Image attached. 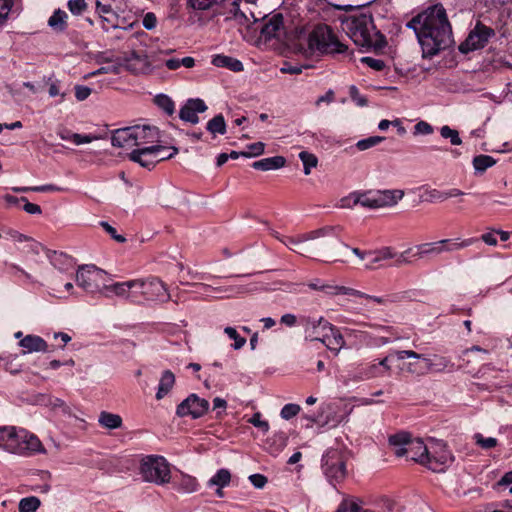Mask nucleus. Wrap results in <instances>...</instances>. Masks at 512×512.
<instances>
[{"label": "nucleus", "mask_w": 512, "mask_h": 512, "mask_svg": "<svg viewBox=\"0 0 512 512\" xmlns=\"http://www.w3.org/2000/svg\"><path fill=\"white\" fill-rule=\"evenodd\" d=\"M429 454L427 468L434 472H443L453 461L451 451L442 441L431 440L429 442Z\"/></svg>", "instance_id": "f8f14e48"}, {"label": "nucleus", "mask_w": 512, "mask_h": 512, "mask_svg": "<svg viewBox=\"0 0 512 512\" xmlns=\"http://www.w3.org/2000/svg\"><path fill=\"white\" fill-rule=\"evenodd\" d=\"M229 18L235 19L240 24L247 22L249 20L248 15L244 10L240 7V2L233 1L229 8Z\"/></svg>", "instance_id": "de8ad7c7"}, {"label": "nucleus", "mask_w": 512, "mask_h": 512, "mask_svg": "<svg viewBox=\"0 0 512 512\" xmlns=\"http://www.w3.org/2000/svg\"><path fill=\"white\" fill-rule=\"evenodd\" d=\"M96 11L102 19V28L108 31L110 28L117 29L120 27V17L118 13L112 8L111 3H106L104 0H95Z\"/></svg>", "instance_id": "412c9836"}, {"label": "nucleus", "mask_w": 512, "mask_h": 512, "mask_svg": "<svg viewBox=\"0 0 512 512\" xmlns=\"http://www.w3.org/2000/svg\"><path fill=\"white\" fill-rule=\"evenodd\" d=\"M9 268L11 270V274L15 277L23 278L25 281L29 283H35V279L32 277V275L28 272H26L23 268H21L17 264H10Z\"/></svg>", "instance_id": "4d7b16f0"}, {"label": "nucleus", "mask_w": 512, "mask_h": 512, "mask_svg": "<svg viewBox=\"0 0 512 512\" xmlns=\"http://www.w3.org/2000/svg\"><path fill=\"white\" fill-rule=\"evenodd\" d=\"M138 302H159L165 303L170 300V294L166 285L157 277L136 279Z\"/></svg>", "instance_id": "1a4fd4ad"}, {"label": "nucleus", "mask_w": 512, "mask_h": 512, "mask_svg": "<svg viewBox=\"0 0 512 512\" xmlns=\"http://www.w3.org/2000/svg\"><path fill=\"white\" fill-rule=\"evenodd\" d=\"M442 246H443L442 242H440V240H439L436 242L424 243V244L417 245L415 247L416 251L414 253H413L414 248H409L399 255V257L397 259V263L399 265L410 263V260L408 259L409 256L420 259V258H423L424 256L431 255V254L439 255L442 253Z\"/></svg>", "instance_id": "a211bd4d"}, {"label": "nucleus", "mask_w": 512, "mask_h": 512, "mask_svg": "<svg viewBox=\"0 0 512 512\" xmlns=\"http://www.w3.org/2000/svg\"><path fill=\"white\" fill-rule=\"evenodd\" d=\"M373 510L374 512H402L401 506L389 498H381Z\"/></svg>", "instance_id": "a19ab883"}, {"label": "nucleus", "mask_w": 512, "mask_h": 512, "mask_svg": "<svg viewBox=\"0 0 512 512\" xmlns=\"http://www.w3.org/2000/svg\"><path fill=\"white\" fill-rule=\"evenodd\" d=\"M136 285V279L123 282H113L108 279L107 284L104 286L103 297L112 298L115 296L137 304L138 295Z\"/></svg>", "instance_id": "4468645a"}, {"label": "nucleus", "mask_w": 512, "mask_h": 512, "mask_svg": "<svg viewBox=\"0 0 512 512\" xmlns=\"http://www.w3.org/2000/svg\"><path fill=\"white\" fill-rule=\"evenodd\" d=\"M164 149L165 148L160 145H143L140 148L133 150L129 154V158L131 161L138 163L140 166L147 169H151L158 162L170 158L172 156L171 154L168 156L161 155V152Z\"/></svg>", "instance_id": "ddd939ff"}, {"label": "nucleus", "mask_w": 512, "mask_h": 512, "mask_svg": "<svg viewBox=\"0 0 512 512\" xmlns=\"http://www.w3.org/2000/svg\"><path fill=\"white\" fill-rule=\"evenodd\" d=\"M71 138H72V142L75 145L88 144V143H91L94 140L98 139V137L95 135H91V134L85 135V134H78V133H75L74 136H71Z\"/></svg>", "instance_id": "69168bd1"}, {"label": "nucleus", "mask_w": 512, "mask_h": 512, "mask_svg": "<svg viewBox=\"0 0 512 512\" xmlns=\"http://www.w3.org/2000/svg\"><path fill=\"white\" fill-rule=\"evenodd\" d=\"M158 138V132L155 127L150 126H131L116 129L112 133L111 144L114 147L126 150L134 147L152 144Z\"/></svg>", "instance_id": "20e7f679"}, {"label": "nucleus", "mask_w": 512, "mask_h": 512, "mask_svg": "<svg viewBox=\"0 0 512 512\" xmlns=\"http://www.w3.org/2000/svg\"><path fill=\"white\" fill-rule=\"evenodd\" d=\"M329 323L323 317L315 318L310 316H303L300 318V324L305 331V338L310 341H319L324 330V324Z\"/></svg>", "instance_id": "4be33fe9"}, {"label": "nucleus", "mask_w": 512, "mask_h": 512, "mask_svg": "<svg viewBox=\"0 0 512 512\" xmlns=\"http://www.w3.org/2000/svg\"><path fill=\"white\" fill-rule=\"evenodd\" d=\"M321 468L330 483H339L346 476V464L342 452L328 449L322 457Z\"/></svg>", "instance_id": "9b49d317"}, {"label": "nucleus", "mask_w": 512, "mask_h": 512, "mask_svg": "<svg viewBox=\"0 0 512 512\" xmlns=\"http://www.w3.org/2000/svg\"><path fill=\"white\" fill-rule=\"evenodd\" d=\"M217 0H187V7L194 11H207L211 9Z\"/></svg>", "instance_id": "8fccbe9b"}, {"label": "nucleus", "mask_w": 512, "mask_h": 512, "mask_svg": "<svg viewBox=\"0 0 512 512\" xmlns=\"http://www.w3.org/2000/svg\"><path fill=\"white\" fill-rule=\"evenodd\" d=\"M347 46L340 42L327 25H317L307 37L306 53L335 54L344 53Z\"/></svg>", "instance_id": "39448f33"}, {"label": "nucleus", "mask_w": 512, "mask_h": 512, "mask_svg": "<svg viewBox=\"0 0 512 512\" xmlns=\"http://www.w3.org/2000/svg\"><path fill=\"white\" fill-rule=\"evenodd\" d=\"M68 15L64 10L57 9L48 19V26L55 32H64L67 28Z\"/></svg>", "instance_id": "473e14b6"}, {"label": "nucleus", "mask_w": 512, "mask_h": 512, "mask_svg": "<svg viewBox=\"0 0 512 512\" xmlns=\"http://www.w3.org/2000/svg\"><path fill=\"white\" fill-rule=\"evenodd\" d=\"M384 139L382 136H371L357 141L355 146L359 151H365L380 144Z\"/></svg>", "instance_id": "3c124183"}, {"label": "nucleus", "mask_w": 512, "mask_h": 512, "mask_svg": "<svg viewBox=\"0 0 512 512\" xmlns=\"http://www.w3.org/2000/svg\"><path fill=\"white\" fill-rule=\"evenodd\" d=\"M388 441H389V445L391 447H393L394 453L397 456L398 450H400V449L406 450L407 449L408 443L411 442V438H410L409 434H407L405 432H400V433L391 435L389 437Z\"/></svg>", "instance_id": "c9c22d12"}, {"label": "nucleus", "mask_w": 512, "mask_h": 512, "mask_svg": "<svg viewBox=\"0 0 512 512\" xmlns=\"http://www.w3.org/2000/svg\"><path fill=\"white\" fill-rule=\"evenodd\" d=\"M342 30L358 46L382 49L386 46L383 34L374 25L373 17L366 13H355L341 20Z\"/></svg>", "instance_id": "f03ea898"}, {"label": "nucleus", "mask_w": 512, "mask_h": 512, "mask_svg": "<svg viewBox=\"0 0 512 512\" xmlns=\"http://www.w3.org/2000/svg\"><path fill=\"white\" fill-rule=\"evenodd\" d=\"M360 61L375 71H382L386 66L383 60L368 56L362 57Z\"/></svg>", "instance_id": "680f3d73"}, {"label": "nucleus", "mask_w": 512, "mask_h": 512, "mask_svg": "<svg viewBox=\"0 0 512 512\" xmlns=\"http://www.w3.org/2000/svg\"><path fill=\"white\" fill-rule=\"evenodd\" d=\"M198 480L189 474L181 472L173 481V488L182 494H191L199 489Z\"/></svg>", "instance_id": "a878e982"}, {"label": "nucleus", "mask_w": 512, "mask_h": 512, "mask_svg": "<svg viewBox=\"0 0 512 512\" xmlns=\"http://www.w3.org/2000/svg\"><path fill=\"white\" fill-rule=\"evenodd\" d=\"M395 256L396 254L390 247H383L377 251H368L364 267L368 270L378 269L382 266V261L392 259Z\"/></svg>", "instance_id": "393cba45"}, {"label": "nucleus", "mask_w": 512, "mask_h": 512, "mask_svg": "<svg viewBox=\"0 0 512 512\" xmlns=\"http://www.w3.org/2000/svg\"><path fill=\"white\" fill-rule=\"evenodd\" d=\"M361 375L367 379L384 377L379 362H371L361 369Z\"/></svg>", "instance_id": "49530a36"}, {"label": "nucleus", "mask_w": 512, "mask_h": 512, "mask_svg": "<svg viewBox=\"0 0 512 512\" xmlns=\"http://www.w3.org/2000/svg\"><path fill=\"white\" fill-rule=\"evenodd\" d=\"M479 241V238L477 237H471V238H454V239H443L440 240L442 242V253L444 252H455L462 249H465Z\"/></svg>", "instance_id": "cd10ccee"}, {"label": "nucleus", "mask_w": 512, "mask_h": 512, "mask_svg": "<svg viewBox=\"0 0 512 512\" xmlns=\"http://www.w3.org/2000/svg\"><path fill=\"white\" fill-rule=\"evenodd\" d=\"M300 412V406L298 404L289 403L283 406L280 415L283 419L289 420L295 417Z\"/></svg>", "instance_id": "bf43d9fd"}, {"label": "nucleus", "mask_w": 512, "mask_h": 512, "mask_svg": "<svg viewBox=\"0 0 512 512\" xmlns=\"http://www.w3.org/2000/svg\"><path fill=\"white\" fill-rule=\"evenodd\" d=\"M429 454V444H425L423 440L411 439V442L408 443L406 450H398L397 457L407 456L411 460L420 463L427 467V463H429L428 459Z\"/></svg>", "instance_id": "f3484780"}, {"label": "nucleus", "mask_w": 512, "mask_h": 512, "mask_svg": "<svg viewBox=\"0 0 512 512\" xmlns=\"http://www.w3.org/2000/svg\"><path fill=\"white\" fill-rule=\"evenodd\" d=\"M224 332H225V334H227V336L230 339L234 340V343H233L232 347L235 350H239V349H241L245 345L246 339L244 337L240 336L235 328H233V327H226L224 329Z\"/></svg>", "instance_id": "864d4df0"}, {"label": "nucleus", "mask_w": 512, "mask_h": 512, "mask_svg": "<svg viewBox=\"0 0 512 512\" xmlns=\"http://www.w3.org/2000/svg\"><path fill=\"white\" fill-rule=\"evenodd\" d=\"M0 449L22 457H31L47 452L37 435L17 426L0 427Z\"/></svg>", "instance_id": "7ed1b4c3"}, {"label": "nucleus", "mask_w": 512, "mask_h": 512, "mask_svg": "<svg viewBox=\"0 0 512 512\" xmlns=\"http://www.w3.org/2000/svg\"><path fill=\"white\" fill-rule=\"evenodd\" d=\"M231 481V474L229 470L227 469H220L218 470L215 475H213L210 480L208 481L209 487H220L224 488L230 484Z\"/></svg>", "instance_id": "4c0bfd02"}, {"label": "nucleus", "mask_w": 512, "mask_h": 512, "mask_svg": "<svg viewBox=\"0 0 512 512\" xmlns=\"http://www.w3.org/2000/svg\"><path fill=\"white\" fill-rule=\"evenodd\" d=\"M494 35V30L481 23H477L469 33L466 40L460 44L459 50L462 53H468L483 48L488 40Z\"/></svg>", "instance_id": "2eb2a0df"}, {"label": "nucleus", "mask_w": 512, "mask_h": 512, "mask_svg": "<svg viewBox=\"0 0 512 512\" xmlns=\"http://www.w3.org/2000/svg\"><path fill=\"white\" fill-rule=\"evenodd\" d=\"M123 66L134 74H147L152 71L148 56L143 52L132 51L130 56L123 60Z\"/></svg>", "instance_id": "aec40b11"}, {"label": "nucleus", "mask_w": 512, "mask_h": 512, "mask_svg": "<svg viewBox=\"0 0 512 512\" xmlns=\"http://www.w3.org/2000/svg\"><path fill=\"white\" fill-rule=\"evenodd\" d=\"M107 273L95 265H82L78 268L75 281L78 287L88 294L103 296L104 286L108 281Z\"/></svg>", "instance_id": "6e6552de"}, {"label": "nucleus", "mask_w": 512, "mask_h": 512, "mask_svg": "<svg viewBox=\"0 0 512 512\" xmlns=\"http://www.w3.org/2000/svg\"><path fill=\"white\" fill-rule=\"evenodd\" d=\"M393 358H396L395 357V354H394V351L391 352L390 354H388L386 357H384L383 359L379 360V365L381 367V371L383 373L384 376H388L391 374V371H392V368H391V361L393 360Z\"/></svg>", "instance_id": "0e129e2a"}, {"label": "nucleus", "mask_w": 512, "mask_h": 512, "mask_svg": "<svg viewBox=\"0 0 512 512\" xmlns=\"http://www.w3.org/2000/svg\"><path fill=\"white\" fill-rule=\"evenodd\" d=\"M375 194L379 201V207H384L396 205L403 198L404 191L398 189L384 190L377 191Z\"/></svg>", "instance_id": "c756f323"}, {"label": "nucleus", "mask_w": 512, "mask_h": 512, "mask_svg": "<svg viewBox=\"0 0 512 512\" xmlns=\"http://www.w3.org/2000/svg\"><path fill=\"white\" fill-rule=\"evenodd\" d=\"M262 415L260 412H256L253 416L248 420L250 424L261 429L264 433L269 430V423L266 420H262Z\"/></svg>", "instance_id": "e2e57ef3"}, {"label": "nucleus", "mask_w": 512, "mask_h": 512, "mask_svg": "<svg viewBox=\"0 0 512 512\" xmlns=\"http://www.w3.org/2000/svg\"><path fill=\"white\" fill-rule=\"evenodd\" d=\"M426 200L429 202H443L444 191L438 189H427L425 192Z\"/></svg>", "instance_id": "774afa93"}, {"label": "nucleus", "mask_w": 512, "mask_h": 512, "mask_svg": "<svg viewBox=\"0 0 512 512\" xmlns=\"http://www.w3.org/2000/svg\"><path fill=\"white\" fill-rule=\"evenodd\" d=\"M281 243L290 250L303 256L302 246L306 243V234L299 235L297 237L286 236L285 239H281Z\"/></svg>", "instance_id": "58836bf2"}, {"label": "nucleus", "mask_w": 512, "mask_h": 512, "mask_svg": "<svg viewBox=\"0 0 512 512\" xmlns=\"http://www.w3.org/2000/svg\"><path fill=\"white\" fill-rule=\"evenodd\" d=\"M67 6L69 11L74 15H81L87 9L85 0H69Z\"/></svg>", "instance_id": "052dcab7"}, {"label": "nucleus", "mask_w": 512, "mask_h": 512, "mask_svg": "<svg viewBox=\"0 0 512 512\" xmlns=\"http://www.w3.org/2000/svg\"><path fill=\"white\" fill-rule=\"evenodd\" d=\"M265 144L263 142H256L247 145V151H242L241 155L246 158L257 157L264 153Z\"/></svg>", "instance_id": "5fc2aeb1"}, {"label": "nucleus", "mask_w": 512, "mask_h": 512, "mask_svg": "<svg viewBox=\"0 0 512 512\" xmlns=\"http://www.w3.org/2000/svg\"><path fill=\"white\" fill-rule=\"evenodd\" d=\"M41 505V501L36 496L22 498L19 501V512H35Z\"/></svg>", "instance_id": "79ce46f5"}, {"label": "nucleus", "mask_w": 512, "mask_h": 512, "mask_svg": "<svg viewBox=\"0 0 512 512\" xmlns=\"http://www.w3.org/2000/svg\"><path fill=\"white\" fill-rule=\"evenodd\" d=\"M100 225L104 228V230L117 242L123 243L126 241L125 237L118 234L116 229L112 227L108 222L102 221Z\"/></svg>", "instance_id": "338daca9"}, {"label": "nucleus", "mask_w": 512, "mask_h": 512, "mask_svg": "<svg viewBox=\"0 0 512 512\" xmlns=\"http://www.w3.org/2000/svg\"><path fill=\"white\" fill-rule=\"evenodd\" d=\"M394 354H395L396 359L399 361L404 360L405 358H413V359L421 360V362H422V363L409 362L400 368L402 371H405V372H408V373L414 374V375H424V374L434 370L435 363L433 362V360L430 357H427L424 354H419L412 350H397V351H394ZM435 358L439 360V362L436 363V365L443 366V367L446 366L447 361L445 358L437 357V356H435Z\"/></svg>", "instance_id": "9d476101"}, {"label": "nucleus", "mask_w": 512, "mask_h": 512, "mask_svg": "<svg viewBox=\"0 0 512 512\" xmlns=\"http://www.w3.org/2000/svg\"><path fill=\"white\" fill-rule=\"evenodd\" d=\"M19 345L23 348L24 354L33 352H46L48 349V345L43 338L32 334L22 338L19 342Z\"/></svg>", "instance_id": "bb28decb"}, {"label": "nucleus", "mask_w": 512, "mask_h": 512, "mask_svg": "<svg viewBox=\"0 0 512 512\" xmlns=\"http://www.w3.org/2000/svg\"><path fill=\"white\" fill-rule=\"evenodd\" d=\"M174 384V374L170 370L164 371L159 381L158 390L156 392V399H163L171 391Z\"/></svg>", "instance_id": "7c9ffc66"}, {"label": "nucleus", "mask_w": 512, "mask_h": 512, "mask_svg": "<svg viewBox=\"0 0 512 512\" xmlns=\"http://www.w3.org/2000/svg\"><path fill=\"white\" fill-rule=\"evenodd\" d=\"M199 287L203 289L204 292H211L213 295H211L214 298H221L224 297V294L239 292L238 288L235 287H212L210 285L206 284H199Z\"/></svg>", "instance_id": "c03bdc74"}, {"label": "nucleus", "mask_w": 512, "mask_h": 512, "mask_svg": "<svg viewBox=\"0 0 512 512\" xmlns=\"http://www.w3.org/2000/svg\"><path fill=\"white\" fill-rule=\"evenodd\" d=\"M283 17L281 14H275L265 19L260 28L261 37L265 40L277 38L283 31Z\"/></svg>", "instance_id": "b1692460"}, {"label": "nucleus", "mask_w": 512, "mask_h": 512, "mask_svg": "<svg viewBox=\"0 0 512 512\" xmlns=\"http://www.w3.org/2000/svg\"><path fill=\"white\" fill-rule=\"evenodd\" d=\"M356 201H359L358 204H360L363 207L380 208L379 201L377 200L376 194H373V195L358 194Z\"/></svg>", "instance_id": "6e6d98bb"}, {"label": "nucleus", "mask_w": 512, "mask_h": 512, "mask_svg": "<svg viewBox=\"0 0 512 512\" xmlns=\"http://www.w3.org/2000/svg\"><path fill=\"white\" fill-rule=\"evenodd\" d=\"M286 159L283 156H273L263 158L252 163V167L256 170L270 171L284 167Z\"/></svg>", "instance_id": "c85d7f7f"}, {"label": "nucleus", "mask_w": 512, "mask_h": 512, "mask_svg": "<svg viewBox=\"0 0 512 512\" xmlns=\"http://www.w3.org/2000/svg\"><path fill=\"white\" fill-rule=\"evenodd\" d=\"M212 64L216 67L228 68L234 72H240L244 69L240 60L225 55H216L212 60Z\"/></svg>", "instance_id": "2f4dec72"}, {"label": "nucleus", "mask_w": 512, "mask_h": 512, "mask_svg": "<svg viewBox=\"0 0 512 512\" xmlns=\"http://www.w3.org/2000/svg\"><path fill=\"white\" fill-rule=\"evenodd\" d=\"M139 474L144 482L163 486L171 482L169 462L160 455H147L139 464Z\"/></svg>", "instance_id": "423d86ee"}, {"label": "nucleus", "mask_w": 512, "mask_h": 512, "mask_svg": "<svg viewBox=\"0 0 512 512\" xmlns=\"http://www.w3.org/2000/svg\"><path fill=\"white\" fill-rule=\"evenodd\" d=\"M418 39L423 58H432L453 43L452 27L441 4L428 7L407 24Z\"/></svg>", "instance_id": "f257e3e1"}, {"label": "nucleus", "mask_w": 512, "mask_h": 512, "mask_svg": "<svg viewBox=\"0 0 512 512\" xmlns=\"http://www.w3.org/2000/svg\"><path fill=\"white\" fill-rule=\"evenodd\" d=\"M472 164L476 172L483 173L488 168L494 166L496 164V160L492 156L482 154L474 157Z\"/></svg>", "instance_id": "ea45409f"}, {"label": "nucleus", "mask_w": 512, "mask_h": 512, "mask_svg": "<svg viewBox=\"0 0 512 512\" xmlns=\"http://www.w3.org/2000/svg\"><path fill=\"white\" fill-rule=\"evenodd\" d=\"M99 424L107 429H117L122 426V418L118 414L102 411L98 418Z\"/></svg>", "instance_id": "72a5a7b5"}, {"label": "nucleus", "mask_w": 512, "mask_h": 512, "mask_svg": "<svg viewBox=\"0 0 512 512\" xmlns=\"http://www.w3.org/2000/svg\"><path fill=\"white\" fill-rule=\"evenodd\" d=\"M154 103L168 115H172L175 111L173 100L165 94L156 95Z\"/></svg>", "instance_id": "37998d69"}, {"label": "nucleus", "mask_w": 512, "mask_h": 512, "mask_svg": "<svg viewBox=\"0 0 512 512\" xmlns=\"http://www.w3.org/2000/svg\"><path fill=\"white\" fill-rule=\"evenodd\" d=\"M475 443L482 449H492L497 446L498 440L494 437H484L481 433H476L473 436Z\"/></svg>", "instance_id": "603ef678"}, {"label": "nucleus", "mask_w": 512, "mask_h": 512, "mask_svg": "<svg viewBox=\"0 0 512 512\" xmlns=\"http://www.w3.org/2000/svg\"><path fill=\"white\" fill-rule=\"evenodd\" d=\"M299 158L303 163L304 174L309 175L311 173L312 168L317 166V157L312 153L302 151L299 153Z\"/></svg>", "instance_id": "a18cd8bd"}, {"label": "nucleus", "mask_w": 512, "mask_h": 512, "mask_svg": "<svg viewBox=\"0 0 512 512\" xmlns=\"http://www.w3.org/2000/svg\"><path fill=\"white\" fill-rule=\"evenodd\" d=\"M329 293L351 295V296H355V297L364 296L363 292H361L359 290H355L353 288L344 287V286H330Z\"/></svg>", "instance_id": "13d9d810"}, {"label": "nucleus", "mask_w": 512, "mask_h": 512, "mask_svg": "<svg viewBox=\"0 0 512 512\" xmlns=\"http://www.w3.org/2000/svg\"><path fill=\"white\" fill-rule=\"evenodd\" d=\"M206 110L207 106L203 100L199 98L189 99L180 109L179 117L183 121L197 124L199 122L198 113H203Z\"/></svg>", "instance_id": "5701e85b"}, {"label": "nucleus", "mask_w": 512, "mask_h": 512, "mask_svg": "<svg viewBox=\"0 0 512 512\" xmlns=\"http://www.w3.org/2000/svg\"><path fill=\"white\" fill-rule=\"evenodd\" d=\"M208 409L209 402L206 399L200 398L196 394H190L177 406L176 414L179 417L190 416L197 419L205 415Z\"/></svg>", "instance_id": "dca6fc26"}, {"label": "nucleus", "mask_w": 512, "mask_h": 512, "mask_svg": "<svg viewBox=\"0 0 512 512\" xmlns=\"http://www.w3.org/2000/svg\"><path fill=\"white\" fill-rule=\"evenodd\" d=\"M440 135L445 139H449L452 145L458 146L462 144L458 131L448 125H444L440 128Z\"/></svg>", "instance_id": "09e8293b"}, {"label": "nucleus", "mask_w": 512, "mask_h": 512, "mask_svg": "<svg viewBox=\"0 0 512 512\" xmlns=\"http://www.w3.org/2000/svg\"><path fill=\"white\" fill-rule=\"evenodd\" d=\"M48 257L50 263L61 271H65L72 266V258L63 252L53 251Z\"/></svg>", "instance_id": "f704fd0d"}, {"label": "nucleus", "mask_w": 512, "mask_h": 512, "mask_svg": "<svg viewBox=\"0 0 512 512\" xmlns=\"http://www.w3.org/2000/svg\"><path fill=\"white\" fill-rule=\"evenodd\" d=\"M206 129L213 137H215L216 134L224 135L226 133V122L223 115L218 114L209 120Z\"/></svg>", "instance_id": "e433bc0d"}, {"label": "nucleus", "mask_w": 512, "mask_h": 512, "mask_svg": "<svg viewBox=\"0 0 512 512\" xmlns=\"http://www.w3.org/2000/svg\"><path fill=\"white\" fill-rule=\"evenodd\" d=\"M341 244L336 227L326 226L306 233V243L302 246L303 256L313 257Z\"/></svg>", "instance_id": "0eeeda50"}, {"label": "nucleus", "mask_w": 512, "mask_h": 512, "mask_svg": "<svg viewBox=\"0 0 512 512\" xmlns=\"http://www.w3.org/2000/svg\"><path fill=\"white\" fill-rule=\"evenodd\" d=\"M324 330L326 331L322 333L319 341L323 343L330 351L338 354L340 350L346 345L343 335L341 334L340 330L331 323H325Z\"/></svg>", "instance_id": "6ab92c4d"}]
</instances>
